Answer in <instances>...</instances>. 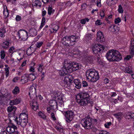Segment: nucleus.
Segmentation results:
<instances>
[{
	"label": "nucleus",
	"mask_w": 134,
	"mask_h": 134,
	"mask_svg": "<svg viewBox=\"0 0 134 134\" xmlns=\"http://www.w3.org/2000/svg\"><path fill=\"white\" fill-rule=\"evenodd\" d=\"M100 15L101 18H103L104 16V12L102 11L100 13Z\"/></svg>",
	"instance_id": "obj_64"
},
{
	"label": "nucleus",
	"mask_w": 134,
	"mask_h": 134,
	"mask_svg": "<svg viewBox=\"0 0 134 134\" xmlns=\"http://www.w3.org/2000/svg\"><path fill=\"white\" fill-rule=\"evenodd\" d=\"M14 120L16 122L17 124L20 125L23 128L26 126L28 121V120L26 119L24 120L18 119V118L17 117H16V118Z\"/></svg>",
	"instance_id": "obj_12"
},
{
	"label": "nucleus",
	"mask_w": 134,
	"mask_h": 134,
	"mask_svg": "<svg viewBox=\"0 0 134 134\" xmlns=\"http://www.w3.org/2000/svg\"><path fill=\"white\" fill-rule=\"evenodd\" d=\"M42 2L44 3H47L49 2H51V0H42Z\"/></svg>",
	"instance_id": "obj_60"
},
{
	"label": "nucleus",
	"mask_w": 134,
	"mask_h": 134,
	"mask_svg": "<svg viewBox=\"0 0 134 134\" xmlns=\"http://www.w3.org/2000/svg\"><path fill=\"white\" fill-rule=\"evenodd\" d=\"M65 116L67 122H70L73 119L75 115L74 113L72 111L68 110L65 112Z\"/></svg>",
	"instance_id": "obj_8"
},
{
	"label": "nucleus",
	"mask_w": 134,
	"mask_h": 134,
	"mask_svg": "<svg viewBox=\"0 0 134 134\" xmlns=\"http://www.w3.org/2000/svg\"><path fill=\"white\" fill-rule=\"evenodd\" d=\"M20 90L19 87L16 86L12 91V93L15 95L18 94L20 92Z\"/></svg>",
	"instance_id": "obj_28"
},
{
	"label": "nucleus",
	"mask_w": 134,
	"mask_h": 134,
	"mask_svg": "<svg viewBox=\"0 0 134 134\" xmlns=\"http://www.w3.org/2000/svg\"><path fill=\"white\" fill-rule=\"evenodd\" d=\"M50 30L51 33L53 32L54 33H55L57 31L54 28H51V29H50Z\"/></svg>",
	"instance_id": "obj_57"
},
{
	"label": "nucleus",
	"mask_w": 134,
	"mask_h": 134,
	"mask_svg": "<svg viewBox=\"0 0 134 134\" xmlns=\"http://www.w3.org/2000/svg\"><path fill=\"white\" fill-rule=\"evenodd\" d=\"M113 115L119 121L121 120V119H122L123 117V113L121 112H119L115 114H113Z\"/></svg>",
	"instance_id": "obj_20"
},
{
	"label": "nucleus",
	"mask_w": 134,
	"mask_h": 134,
	"mask_svg": "<svg viewBox=\"0 0 134 134\" xmlns=\"http://www.w3.org/2000/svg\"><path fill=\"white\" fill-rule=\"evenodd\" d=\"M105 48L103 45L97 44L94 45L92 49L93 53L97 54L102 53Z\"/></svg>",
	"instance_id": "obj_6"
},
{
	"label": "nucleus",
	"mask_w": 134,
	"mask_h": 134,
	"mask_svg": "<svg viewBox=\"0 0 134 134\" xmlns=\"http://www.w3.org/2000/svg\"><path fill=\"white\" fill-rule=\"evenodd\" d=\"M110 28L113 31H115L116 32L118 31L119 30V28L117 26L114 25H111L110 27Z\"/></svg>",
	"instance_id": "obj_30"
},
{
	"label": "nucleus",
	"mask_w": 134,
	"mask_h": 134,
	"mask_svg": "<svg viewBox=\"0 0 134 134\" xmlns=\"http://www.w3.org/2000/svg\"><path fill=\"white\" fill-rule=\"evenodd\" d=\"M29 79L27 75H25L21 77V81L23 84L28 82Z\"/></svg>",
	"instance_id": "obj_24"
},
{
	"label": "nucleus",
	"mask_w": 134,
	"mask_h": 134,
	"mask_svg": "<svg viewBox=\"0 0 134 134\" xmlns=\"http://www.w3.org/2000/svg\"><path fill=\"white\" fill-rule=\"evenodd\" d=\"M96 24L97 25H99L102 24V23L100 22V20H97L96 21Z\"/></svg>",
	"instance_id": "obj_59"
},
{
	"label": "nucleus",
	"mask_w": 134,
	"mask_h": 134,
	"mask_svg": "<svg viewBox=\"0 0 134 134\" xmlns=\"http://www.w3.org/2000/svg\"><path fill=\"white\" fill-rule=\"evenodd\" d=\"M29 94L31 99L33 100H36L37 98L36 94V89L34 86H31L30 87Z\"/></svg>",
	"instance_id": "obj_9"
},
{
	"label": "nucleus",
	"mask_w": 134,
	"mask_h": 134,
	"mask_svg": "<svg viewBox=\"0 0 134 134\" xmlns=\"http://www.w3.org/2000/svg\"><path fill=\"white\" fill-rule=\"evenodd\" d=\"M6 8L5 9L4 7L3 14L5 18H7L9 15L8 10L7 9V7L5 6Z\"/></svg>",
	"instance_id": "obj_35"
},
{
	"label": "nucleus",
	"mask_w": 134,
	"mask_h": 134,
	"mask_svg": "<svg viewBox=\"0 0 134 134\" xmlns=\"http://www.w3.org/2000/svg\"><path fill=\"white\" fill-rule=\"evenodd\" d=\"M124 71L125 73H127L129 74H131L133 72V71L128 67H127L125 68Z\"/></svg>",
	"instance_id": "obj_37"
},
{
	"label": "nucleus",
	"mask_w": 134,
	"mask_h": 134,
	"mask_svg": "<svg viewBox=\"0 0 134 134\" xmlns=\"http://www.w3.org/2000/svg\"><path fill=\"white\" fill-rule=\"evenodd\" d=\"M92 131L93 132H97L96 134H109V133L106 131L105 130H97V129L95 128L92 129Z\"/></svg>",
	"instance_id": "obj_21"
},
{
	"label": "nucleus",
	"mask_w": 134,
	"mask_h": 134,
	"mask_svg": "<svg viewBox=\"0 0 134 134\" xmlns=\"http://www.w3.org/2000/svg\"><path fill=\"white\" fill-rule=\"evenodd\" d=\"M73 79V77L71 75H68L65 77L64 81L65 83H67L68 82L70 83Z\"/></svg>",
	"instance_id": "obj_18"
},
{
	"label": "nucleus",
	"mask_w": 134,
	"mask_h": 134,
	"mask_svg": "<svg viewBox=\"0 0 134 134\" xmlns=\"http://www.w3.org/2000/svg\"><path fill=\"white\" fill-rule=\"evenodd\" d=\"M20 102V100L18 99L12 100L10 101V104L11 105L17 104Z\"/></svg>",
	"instance_id": "obj_27"
},
{
	"label": "nucleus",
	"mask_w": 134,
	"mask_h": 134,
	"mask_svg": "<svg viewBox=\"0 0 134 134\" xmlns=\"http://www.w3.org/2000/svg\"><path fill=\"white\" fill-rule=\"evenodd\" d=\"M29 32L30 36H34L36 35L37 31L35 29L32 28L29 30Z\"/></svg>",
	"instance_id": "obj_23"
},
{
	"label": "nucleus",
	"mask_w": 134,
	"mask_h": 134,
	"mask_svg": "<svg viewBox=\"0 0 134 134\" xmlns=\"http://www.w3.org/2000/svg\"><path fill=\"white\" fill-rule=\"evenodd\" d=\"M43 65H40L39 66L38 68V70L39 71L41 72L43 70L42 68Z\"/></svg>",
	"instance_id": "obj_51"
},
{
	"label": "nucleus",
	"mask_w": 134,
	"mask_h": 134,
	"mask_svg": "<svg viewBox=\"0 0 134 134\" xmlns=\"http://www.w3.org/2000/svg\"><path fill=\"white\" fill-rule=\"evenodd\" d=\"M45 22V18L44 17H43L42 19L41 25L40 28V29H41L42 27L44 25Z\"/></svg>",
	"instance_id": "obj_41"
},
{
	"label": "nucleus",
	"mask_w": 134,
	"mask_h": 134,
	"mask_svg": "<svg viewBox=\"0 0 134 134\" xmlns=\"http://www.w3.org/2000/svg\"><path fill=\"white\" fill-rule=\"evenodd\" d=\"M28 115L24 113H22L20 114L19 115L18 119L21 120H28Z\"/></svg>",
	"instance_id": "obj_25"
},
{
	"label": "nucleus",
	"mask_w": 134,
	"mask_h": 134,
	"mask_svg": "<svg viewBox=\"0 0 134 134\" xmlns=\"http://www.w3.org/2000/svg\"><path fill=\"white\" fill-rule=\"evenodd\" d=\"M97 39L101 42L104 41L105 39L103 33L100 31H99L97 33Z\"/></svg>",
	"instance_id": "obj_15"
},
{
	"label": "nucleus",
	"mask_w": 134,
	"mask_h": 134,
	"mask_svg": "<svg viewBox=\"0 0 134 134\" xmlns=\"http://www.w3.org/2000/svg\"><path fill=\"white\" fill-rule=\"evenodd\" d=\"M5 66L6 67V68H5V76L6 77H7L8 76L9 74V67L7 65H5Z\"/></svg>",
	"instance_id": "obj_38"
},
{
	"label": "nucleus",
	"mask_w": 134,
	"mask_h": 134,
	"mask_svg": "<svg viewBox=\"0 0 134 134\" xmlns=\"http://www.w3.org/2000/svg\"><path fill=\"white\" fill-rule=\"evenodd\" d=\"M58 92H57L54 93V94L55 95V97H58V99L60 100L63 101V96L62 94H60L58 96Z\"/></svg>",
	"instance_id": "obj_32"
},
{
	"label": "nucleus",
	"mask_w": 134,
	"mask_h": 134,
	"mask_svg": "<svg viewBox=\"0 0 134 134\" xmlns=\"http://www.w3.org/2000/svg\"><path fill=\"white\" fill-rule=\"evenodd\" d=\"M16 107L13 106V105H11L8 107L7 110L9 112H11L13 110V111L14 112L16 110Z\"/></svg>",
	"instance_id": "obj_33"
},
{
	"label": "nucleus",
	"mask_w": 134,
	"mask_h": 134,
	"mask_svg": "<svg viewBox=\"0 0 134 134\" xmlns=\"http://www.w3.org/2000/svg\"><path fill=\"white\" fill-rule=\"evenodd\" d=\"M82 126L85 129H90L92 128V118L90 116H87L81 121Z\"/></svg>",
	"instance_id": "obj_5"
},
{
	"label": "nucleus",
	"mask_w": 134,
	"mask_h": 134,
	"mask_svg": "<svg viewBox=\"0 0 134 134\" xmlns=\"http://www.w3.org/2000/svg\"><path fill=\"white\" fill-rule=\"evenodd\" d=\"M36 49V46L34 44H32L26 51V54L28 55H30L35 51Z\"/></svg>",
	"instance_id": "obj_13"
},
{
	"label": "nucleus",
	"mask_w": 134,
	"mask_h": 134,
	"mask_svg": "<svg viewBox=\"0 0 134 134\" xmlns=\"http://www.w3.org/2000/svg\"><path fill=\"white\" fill-rule=\"evenodd\" d=\"M60 104L61 105V106H60H60H59V110L62 112L63 111H62V110L64 108V105L63 104Z\"/></svg>",
	"instance_id": "obj_53"
},
{
	"label": "nucleus",
	"mask_w": 134,
	"mask_h": 134,
	"mask_svg": "<svg viewBox=\"0 0 134 134\" xmlns=\"http://www.w3.org/2000/svg\"><path fill=\"white\" fill-rule=\"evenodd\" d=\"M66 65L64 61L63 63V66L61 70L59 71V74L62 76L66 75L68 73H70L68 67L66 66Z\"/></svg>",
	"instance_id": "obj_10"
},
{
	"label": "nucleus",
	"mask_w": 134,
	"mask_h": 134,
	"mask_svg": "<svg viewBox=\"0 0 134 134\" xmlns=\"http://www.w3.org/2000/svg\"><path fill=\"white\" fill-rule=\"evenodd\" d=\"M10 43V41L9 42V41H5L3 42L2 46L3 48H7L9 47V43Z\"/></svg>",
	"instance_id": "obj_29"
},
{
	"label": "nucleus",
	"mask_w": 134,
	"mask_h": 134,
	"mask_svg": "<svg viewBox=\"0 0 134 134\" xmlns=\"http://www.w3.org/2000/svg\"><path fill=\"white\" fill-rule=\"evenodd\" d=\"M74 83L75 85V86L76 88L79 89L81 88V83L79 79H75Z\"/></svg>",
	"instance_id": "obj_19"
},
{
	"label": "nucleus",
	"mask_w": 134,
	"mask_h": 134,
	"mask_svg": "<svg viewBox=\"0 0 134 134\" xmlns=\"http://www.w3.org/2000/svg\"><path fill=\"white\" fill-rule=\"evenodd\" d=\"M132 56L131 55H127L125 57L124 59L127 60H129L131 58Z\"/></svg>",
	"instance_id": "obj_58"
},
{
	"label": "nucleus",
	"mask_w": 134,
	"mask_h": 134,
	"mask_svg": "<svg viewBox=\"0 0 134 134\" xmlns=\"http://www.w3.org/2000/svg\"><path fill=\"white\" fill-rule=\"evenodd\" d=\"M43 43L42 42H38L36 44H34L36 46V48H40L43 44Z\"/></svg>",
	"instance_id": "obj_42"
},
{
	"label": "nucleus",
	"mask_w": 134,
	"mask_h": 134,
	"mask_svg": "<svg viewBox=\"0 0 134 134\" xmlns=\"http://www.w3.org/2000/svg\"><path fill=\"white\" fill-rule=\"evenodd\" d=\"M48 14L50 15L54 12V10H53L52 8L51 7H48Z\"/></svg>",
	"instance_id": "obj_43"
},
{
	"label": "nucleus",
	"mask_w": 134,
	"mask_h": 134,
	"mask_svg": "<svg viewBox=\"0 0 134 134\" xmlns=\"http://www.w3.org/2000/svg\"><path fill=\"white\" fill-rule=\"evenodd\" d=\"M16 51L15 48L14 47H11L9 50V52L10 53H13Z\"/></svg>",
	"instance_id": "obj_47"
},
{
	"label": "nucleus",
	"mask_w": 134,
	"mask_h": 134,
	"mask_svg": "<svg viewBox=\"0 0 134 134\" xmlns=\"http://www.w3.org/2000/svg\"><path fill=\"white\" fill-rule=\"evenodd\" d=\"M37 98L36 100L35 99L32 100V102L30 103V105L31 106L32 109L35 110H36L38 107V104L37 103Z\"/></svg>",
	"instance_id": "obj_16"
},
{
	"label": "nucleus",
	"mask_w": 134,
	"mask_h": 134,
	"mask_svg": "<svg viewBox=\"0 0 134 134\" xmlns=\"http://www.w3.org/2000/svg\"><path fill=\"white\" fill-rule=\"evenodd\" d=\"M132 112H130L127 113L125 116V118L126 119H132V116H131Z\"/></svg>",
	"instance_id": "obj_40"
},
{
	"label": "nucleus",
	"mask_w": 134,
	"mask_h": 134,
	"mask_svg": "<svg viewBox=\"0 0 134 134\" xmlns=\"http://www.w3.org/2000/svg\"><path fill=\"white\" fill-rule=\"evenodd\" d=\"M82 86L83 87H85L88 86V84L87 82L85 81H82Z\"/></svg>",
	"instance_id": "obj_52"
},
{
	"label": "nucleus",
	"mask_w": 134,
	"mask_h": 134,
	"mask_svg": "<svg viewBox=\"0 0 134 134\" xmlns=\"http://www.w3.org/2000/svg\"><path fill=\"white\" fill-rule=\"evenodd\" d=\"M131 50L134 51V43H131Z\"/></svg>",
	"instance_id": "obj_61"
},
{
	"label": "nucleus",
	"mask_w": 134,
	"mask_h": 134,
	"mask_svg": "<svg viewBox=\"0 0 134 134\" xmlns=\"http://www.w3.org/2000/svg\"><path fill=\"white\" fill-rule=\"evenodd\" d=\"M89 21V19L88 18H86L85 19H83L80 20V21L81 23L82 24H85L86 21L88 22Z\"/></svg>",
	"instance_id": "obj_44"
},
{
	"label": "nucleus",
	"mask_w": 134,
	"mask_h": 134,
	"mask_svg": "<svg viewBox=\"0 0 134 134\" xmlns=\"http://www.w3.org/2000/svg\"><path fill=\"white\" fill-rule=\"evenodd\" d=\"M106 57L110 62L119 61L122 59L119 52L118 51L114 49L108 51L106 54Z\"/></svg>",
	"instance_id": "obj_1"
},
{
	"label": "nucleus",
	"mask_w": 134,
	"mask_h": 134,
	"mask_svg": "<svg viewBox=\"0 0 134 134\" xmlns=\"http://www.w3.org/2000/svg\"><path fill=\"white\" fill-rule=\"evenodd\" d=\"M5 29L4 28H1L0 29V37H4L5 33Z\"/></svg>",
	"instance_id": "obj_34"
},
{
	"label": "nucleus",
	"mask_w": 134,
	"mask_h": 134,
	"mask_svg": "<svg viewBox=\"0 0 134 134\" xmlns=\"http://www.w3.org/2000/svg\"><path fill=\"white\" fill-rule=\"evenodd\" d=\"M94 57L92 56H90L89 57L87 58V61L89 62V61H92L93 60Z\"/></svg>",
	"instance_id": "obj_54"
},
{
	"label": "nucleus",
	"mask_w": 134,
	"mask_h": 134,
	"mask_svg": "<svg viewBox=\"0 0 134 134\" xmlns=\"http://www.w3.org/2000/svg\"><path fill=\"white\" fill-rule=\"evenodd\" d=\"M38 115L43 119H45L46 118V115L43 113L41 111H39L38 113Z\"/></svg>",
	"instance_id": "obj_36"
},
{
	"label": "nucleus",
	"mask_w": 134,
	"mask_h": 134,
	"mask_svg": "<svg viewBox=\"0 0 134 134\" xmlns=\"http://www.w3.org/2000/svg\"><path fill=\"white\" fill-rule=\"evenodd\" d=\"M62 42L64 45L70 46H71L69 37L67 36H65L62 39Z\"/></svg>",
	"instance_id": "obj_14"
},
{
	"label": "nucleus",
	"mask_w": 134,
	"mask_h": 134,
	"mask_svg": "<svg viewBox=\"0 0 134 134\" xmlns=\"http://www.w3.org/2000/svg\"><path fill=\"white\" fill-rule=\"evenodd\" d=\"M109 79L107 78H105L104 80V82L106 84H107L109 83Z\"/></svg>",
	"instance_id": "obj_62"
},
{
	"label": "nucleus",
	"mask_w": 134,
	"mask_h": 134,
	"mask_svg": "<svg viewBox=\"0 0 134 134\" xmlns=\"http://www.w3.org/2000/svg\"><path fill=\"white\" fill-rule=\"evenodd\" d=\"M70 43L71 46L74 45L75 42L76 38V37L74 35H72L71 36H68Z\"/></svg>",
	"instance_id": "obj_22"
},
{
	"label": "nucleus",
	"mask_w": 134,
	"mask_h": 134,
	"mask_svg": "<svg viewBox=\"0 0 134 134\" xmlns=\"http://www.w3.org/2000/svg\"><path fill=\"white\" fill-rule=\"evenodd\" d=\"M118 11L120 13H123V10L122 8L121 4H120L119 6Z\"/></svg>",
	"instance_id": "obj_48"
},
{
	"label": "nucleus",
	"mask_w": 134,
	"mask_h": 134,
	"mask_svg": "<svg viewBox=\"0 0 134 134\" xmlns=\"http://www.w3.org/2000/svg\"><path fill=\"white\" fill-rule=\"evenodd\" d=\"M46 13V12L45 10H42V16L44 17Z\"/></svg>",
	"instance_id": "obj_63"
},
{
	"label": "nucleus",
	"mask_w": 134,
	"mask_h": 134,
	"mask_svg": "<svg viewBox=\"0 0 134 134\" xmlns=\"http://www.w3.org/2000/svg\"><path fill=\"white\" fill-rule=\"evenodd\" d=\"M118 1V0H107L106 3L108 5L111 6L112 5L115 4Z\"/></svg>",
	"instance_id": "obj_26"
},
{
	"label": "nucleus",
	"mask_w": 134,
	"mask_h": 134,
	"mask_svg": "<svg viewBox=\"0 0 134 134\" xmlns=\"http://www.w3.org/2000/svg\"><path fill=\"white\" fill-rule=\"evenodd\" d=\"M5 52L4 50H2L1 51V58L3 59L5 57Z\"/></svg>",
	"instance_id": "obj_45"
},
{
	"label": "nucleus",
	"mask_w": 134,
	"mask_h": 134,
	"mask_svg": "<svg viewBox=\"0 0 134 134\" xmlns=\"http://www.w3.org/2000/svg\"><path fill=\"white\" fill-rule=\"evenodd\" d=\"M121 21V20L119 18H118L115 19L114 22L115 24H117L120 23Z\"/></svg>",
	"instance_id": "obj_49"
},
{
	"label": "nucleus",
	"mask_w": 134,
	"mask_h": 134,
	"mask_svg": "<svg viewBox=\"0 0 134 134\" xmlns=\"http://www.w3.org/2000/svg\"><path fill=\"white\" fill-rule=\"evenodd\" d=\"M92 35L90 34H88L86 35L85 36V38L86 40H91L92 38Z\"/></svg>",
	"instance_id": "obj_46"
},
{
	"label": "nucleus",
	"mask_w": 134,
	"mask_h": 134,
	"mask_svg": "<svg viewBox=\"0 0 134 134\" xmlns=\"http://www.w3.org/2000/svg\"><path fill=\"white\" fill-rule=\"evenodd\" d=\"M18 35L19 38L25 41L27 38L28 32L24 30L21 29L18 32Z\"/></svg>",
	"instance_id": "obj_7"
},
{
	"label": "nucleus",
	"mask_w": 134,
	"mask_h": 134,
	"mask_svg": "<svg viewBox=\"0 0 134 134\" xmlns=\"http://www.w3.org/2000/svg\"><path fill=\"white\" fill-rule=\"evenodd\" d=\"M64 61L66 65V66L68 67L71 73L81 69V65L79 64L76 62H70L67 60H65Z\"/></svg>",
	"instance_id": "obj_4"
},
{
	"label": "nucleus",
	"mask_w": 134,
	"mask_h": 134,
	"mask_svg": "<svg viewBox=\"0 0 134 134\" xmlns=\"http://www.w3.org/2000/svg\"><path fill=\"white\" fill-rule=\"evenodd\" d=\"M49 105L53 110L57 108V103L54 100H51L49 102Z\"/></svg>",
	"instance_id": "obj_17"
},
{
	"label": "nucleus",
	"mask_w": 134,
	"mask_h": 134,
	"mask_svg": "<svg viewBox=\"0 0 134 134\" xmlns=\"http://www.w3.org/2000/svg\"><path fill=\"white\" fill-rule=\"evenodd\" d=\"M86 75L87 79L91 82H95L99 78L98 72L94 70L90 69L87 70Z\"/></svg>",
	"instance_id": "obj_3"
},
{
	"label": "nucleus",
	"mask_w": 134,
	"mask_h": 134,
	"mask_svg": "<svg viewBox=\"0 0 134 134\" xmlns=\"http://www.w3.org/2000/svg\"><path fill=\"white\" fill-rule=\"evenodd\" d=\"M90 96L87 92H83L77 95L76 98L77 103L81 106L86 105L90 103Z\"/></svg>",
	"instance_id": "obj_2"
},
{
	"label": "nucleus",
	"mask_w": 134,
	"mask_h": 134,
	"mask_svg": "<svg viewBox=\"0 0 134 134\" xmlns=\"http://www.w3.org/2000/svg\"><path fill=\"white\" fill-rule=\"evenodd\" d=\"M27 75L29 80L31 81L34 80L36 78V77L34 74H30Z\"/></svg>",
	"instance_id": "obj_31"
},
{
	"label": "nucleus",
	"mask_w": 134,
	"mask_h": 134,
	"mask_svg": "<svg viewBox=\"0 0 134 134\" xmlns=\"http://www.w3.org/2000/svg\"><path fill=\"white\" fill-rule=\"evenodd\" d=\"M51 117L53 119V120L54 121H55L56 119L55 116V115L54 113H51Z\"/></svg>",
	"instance_id": "obj_50"
},
{
	"label": "nucleus",
	"mask_w": 134,
	"mask_h": 134,
	"mask_svg": "<svg viewBox=\"0 0 134 134\" xmlns=\"http://www.w3.org/2000/svg\"><path fill=\"white\" fill-rule=\"evenodd\" d=\"M34 6H39L40 7H41V2L38 0H36L34 3Z\"/></svg>",
	"instance_id": "obj_39"
},
{
	"label": "nucleus",
	"mask_w": 134,
	"mask_h": 134,
	"mask_svg": "<svg viewBox=\"0 0 134 134\" xmlns=\"http://www.w3.org/2000/svg\"><path fill=\"white\" fill-rule=\"evenodd\" d=\"M21 17L19 15H17L16 18V20L17 21H20L21 19Z\"/></svg>",
	"instance_id": "obj_56"
},
{
	"label": "nucleus",
	"mask_w": 134,
	"mask_h": 134,
	"mask_svg": "<svg viewBox=\"0 0 134 134\" xmlns=\"http://www.w3.org/2000/svg\"><path fill=\"white\" fill-rule=\"evenodd\" d=\"M97 6L100 7L101 6V0H98L97 2Z\"/></svg>",
	"instance_id": "obj_55"
},
{
	"label": "nucleus",
	"mask_w": 134,
	"mask_h": 134,
	"mask_svg": "<svg viewBox=\"0 0 134 134\" xmlns=\"http://www.w3.org/2000/svg\"><path fill=\"white\" fill-rule=\"evenodd\" d=\"M17 127L14 125L12 124L7 127L6 130L7 132L10 134H19V132L17 131H15L17 129Z\"/></svg>",
	"instance_id": "obj_11"
}]
</instances>
